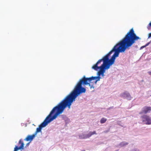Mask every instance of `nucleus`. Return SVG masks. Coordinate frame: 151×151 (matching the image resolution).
<instances>
[{
  "label": "nucleus",
  "mask_w": 151,
  "mask_h": 151,
  "mask_svg": "<svg viewBox=\"0 0 151 151\" xmlns=\"http://www.w3.org/2000/svg\"><path fill=\"white\" fill-rule=\"evenodd\" d=\"M89 136V137H91V135L94 134H96V132L95 131H94L93 132H90L88 134Z\"/></svg>",
  "instance_id": "nucleus-16"
},
{
  "label": "nucleus",
  "mask_w": 151,
  "mask_h": 151,
  "mask_svg": "<svg viewBox=\"0 0 151 151\" xmlns=\"http://www.w3.org/2000/svg\"><path fill=\"white\" fill-rule=\"evenodd\" d=\"M108 131H106H106H105V132H108Z\"/></svg>",
  "instance_id": "nucleus-28"
},
{
  "label": "nucleus",
  "mask_w": 151,
  "mask_h": 151,
  "mask_svg": "<svg viewBox=\"0 0 151 151\" xmlns=\"http://www.w3.org/2000/svg\"><path fill=\"white\" fill-rule=\"evenodd\" d=\"M121 96L124 98H126L129 100H131L132 98L130 94L127 91L121 94Z\"/></svg>",
  "instance_id": "nucleus-8"
},
{
  "label": "nucleus",
  "mask_w": 151,
  "mask_h": 151,
  "mask_svg": "<svg viewBox=\"0 0 151 151\" xmlns=\"http://www.w3.org/2000/svg\"><path fill=\"white\" fill-rule=\"evenodd\" d=\"M118 151V150H116V151Z\"/></svg>",
  "instance_id": "nucleus-29"
},
{
  "label": "nucleus",
  "mask_w": 151,
  "mask_h": 151,
  "mask_svg": "<svg viewBox=\"0 0 151 151\" xmlns=\"http://www.w3.org/2000/svg\"><path fill=\"white\" fill-rule=\"evenodd\" d=\"M151 42H150L147 43V44H146L145 46V47H146V46H148L150 43Z\"/></svg>",
  "instance_id": "nucleus-20"
},
{
  "label": "nucleus",
  "mask_w": 151,
  "mask_h": 151,
  "mask_svg": "<svg viewBox=\"0 0 151 151\" xmlns=\"http://www.w3.org/2000/svg\"><path fill=\"white\" fill-rule=\"evenodd\" d=\"M141 38L136 35L133 28L128 32L124 37L119 43L116 44L108 53L102 59L99 60L92 68L98 71L99 68L111 66L115 61L116 58L119 56L120 53L124 52L129 49L135 41Z\"/></svg>",
  "instance_id": "nucleus-1"
},
{
  "label": "nucleus",
  "mask_w": 151,
  "mask_h": 151,
  "mask_svg": "<svg viewBox=\"0 0 151 151\" xmlns=\"http://www.w3.org/2000/svg\"><path fill=\"white\" fill-rule=\"evenodd\" d=\"M145 45H144V46H142V47H140V50H142V49H143V48H145Z\"/></svg>",
  "instance_id": "nucleus-22"
},
{
  "label": "nucleus",
  "mask_w": 151,
  "mask_h": 151,
  "mask_svg": "<svg viewBox=\"0 0 151 151\" xmlns=\"http://www.w3.org/2000/svg\"><path fill=\"white\" fill-rule=\"evenodd\" d=\"M106 121V119L104 118H103L101 119L100 120V123L101 124H103Z\"/></svg>",
  "instance_id": "nucleus-15"
},
{
  "label": "nucleus",
  "mask_w": 151,
  "mask_h": 151,
  "mask_svg": "<svg viewBox=\"0 0 151 151\" xmlns=\"http://www.w3.org/2000/svg\"><path fill=\"white\" fill-rule=\"evenodd\" d=\"M151 27V22L148 24V25L147 28L148 29H150V27ZM151 37V32L150 33H149L148 34V38H150Z\"/></svg>",
  "instance_id": "nucleus-14"
},
{
  "label": "nucleus",
  "mask_w": 151,
  "mask_h": 151,
  "mask_svg": "<svg viewBox=\"0 0 151 151\" xmlns=\"http://www.w3.org/2000/svg\"><path fill=\"white\" fill-rule=\"evenodd\" d=\"M151 111V107L145 106L143 107L139 114H146L150 113Z\"/></svg>",
  "instance_id": "nucleus-7"
},
{
  "label": "nucleus",
  "mask_w": 151,
  "mask_h": 151,
  "mask_svg": "<svg viewBox=\"0 0 151 151\" xmlns=\"http://www.w3.org/2000/svg\"><path fill=\"white\" fill-rule=\"evenodd\" d=\"M130 151H140L137 148H134L131 149Z\"/></svg>",
  "instance_id": "nucleus-18"
},
{
  "label": "nucleus",
  "mask_w": 151,
  "mask_h": 151,
  "mask_svg": "<svg viewBox=\"0 0 151 151\" xmlns=\"http://www.w3.org/2000/svg\"><path fill=\"white\" fill-rule=\"evenodd\" d=\"M84 82V85H88L90 87V89L94 88V87L93 84H91V82L92 81H94V80L91 79V77L86 78L85 76H84L82 77Z\"/></svg>",
  "instance_id": "nucleus-4"
},
{
  "label": "nucleus",
  "mask_w": 151,
  "mask_h": 151,
  "mask_svg": "<svg viewBox=\"0 0 151 151\" xmlns=\"http://www.w3.org/2000/svg\"><path fill=\"white\" fill-rule=\"evenodd\" d=\"M35 136V135L34 134L32 135H28L24 139V140L27 141H30L31 142L33 140Z\"/></svg>",
  "instance_id": "nucleus-9"
},
{
  "label": "nucleus",
  "mask_w": 151,
  "mask_h": 151,
  "mask_svg": "<svg viewBox=\"0 0 151 151\" xmlns=\"http://www.w3.org/2000/svg\"><path fill=\"white\" fill-rule=\"evenodd\" d=\"M79 137L80 139H85L89 137L88 134H86L83 133L79 135Z\"/></svg>",
  "instance_id": "nucleus-12"
},
{
  "label": "nucleus",
  "mask_w": 151,
  "mask_h": 151,
  "mask_svg": "<svg viewBox=\"0 0 151 151\" xmlns=\"http://www.w3.org/2000/svg\"><path fill=\"white\" fill-rule=\"evenodd\" d=\"M99 70L97 73V76H92L91 77V79L94 80H95L94 81L95 84H96L97 81L100 80V79L101 78L100 76H101V68H99Z\"/></svg>",
  "instance_id": "nucleus-5"
},
{
  "label": "nucleus",
  "mask_w": 151,
  "mask_h": 151,
  "mask_svg": "<svg viewBox=\"0 0 151 151\" xmlns=\"http://www.w3.org/2000/svg\"><path fill=\"white\" fill-rule=\"evenodd\" d=\"M63 112L56 106L54 107L50 112L49 114L47 116L43 122L36 129L34 133L36 135L38 133L42 132V129L45 127L48 124L55 119L58 116Z\"/></svg>",
  "instance_id": "nucleus-3"
},
{
  "label": "nucleus",
  "mask_w": 151,
  "mask_h": 151,
  "mask_svg": "<svg viewBox=\"0 0 151 151\" xmlns=\"http://www.w3.org/2000/svg\"><path fill=\"white\" fill-rule=\"evenodd\" d=\"M110 66L107 67L105 68H103V67H101V76L103 77L104 76V73L105 72L106 70H108L109 69Z\"/></svg>",
  "instance_id": "nucleus-11"
},
{
  "label": "nucleus",
  "mask_w": 151,
  "mask_h": 151,
  "mask_svg": "<svg viewBox=\"0 0 151 151\" xmlns=\"http://www.w3.org/2000/svg\"><path fill=\"white\" fill-rule=\"evenodd\" d=\"M20 150H21L20 151H25V150L24 149V147H23V149Z\"/></svg>",
  "instance_id": "nucleus-23"
},
{
  "label": "nucleus",
  "mask_w": 151,
  "mask_h": 151,
  "mask_svg": "<svg viewBox=\"0 0 151 151\" xmlns=\"http://www.w3.org/2000/svg\"><path fill=\"white\" fill-rule=\"evenodd\" d=\"M113 107H109V108H108V110H109L110 109H113Z\"/></svg>",
  "instance_id": "nucleus-25"
},
{
  "label": "nucleus",
  "mask_w": 151,
  "mask_h": 151,
  "mask_svg": "<svg viewBox=\"0 0 151 151\" xmlns=\"http://www.w3.org/2000/svg\"><path fill=\"white\" fill-rule=\"evenodd\" d=\"M128 144V143L124 141L120 143V144L117 146V147H122L126 146Z\"/></svg>",
  "instance_id": "nucleus-13"
},
{
  "label": "nucleus",
  "mask_w": 151,
  "mask_h": 151,
  "mask_svg": "<svg viewBox=\"0 0 151 151\" xmlns=\"http://www.w3.org/2000/svg\"><path fill=\"white\" fill-rule=\"evenodd\" d=\"M30 142H28V143H27L26 145L25 146V147H28L29 145V144H30Z\"/></svg>",
  "instance_id": "nucleus-21"
},
{
  "label": "nucleus",
  "mask_w": 151,
  "mask_h": 151,
  "mask_svg": "<svg viewBox=\"0 0 151 151\" xmlns=\"http://www.w3.org/2000/svg\"><path fill=\"white\" fill-rule=\"evenodd\" d=\"M82 85H84V83L82 78L78 82L74 89L56 106L63 113L67 107L70 109L76 98L82 93L86 92V89L82 87Z\"/></svg>",
  "instance_id": "nucleus-2"
},
{
  "label": "nucleus",
  "mask_w": 151,
  "mask_h": 151,
  "mask_svg": "<svg viewBox=\"0 0 151 151\" xmlns=\"http://www.w3.org/2000/svg\"><path fill=\"white\" fill-rule=\"evenodd\" d=\"M149 117V116L146 115H144L141 117V119L144 124H147Z\"/></svg>",
  "instance_id": "nucleus-10"
},
{
  "label": "nucleus",
  "mask_w": 151,
  "mask_h": 151,
  "mask_svg": "<svg viewBox=\"0 0 151 151\" xmlns=\"http://www.w3.org/2000/svg\"><path fill=\"white\" fill-rule=\"evenodd\" d=\"M141 82H144V80H142L140 81Z\"/></svg>",
  "instance_id": "nucleus-26"
},
{
  "label": "nucleus",
  "mask_w": 151,
  "mask_h": 151,
  "mask_svg": "<svg viewBox=\"0 0 151 151\" xmlns=\"http://www.w3.org/2000/svg\"><path fill=\"white\" fill-rule=\"evenodd\" d=\"M148 73L151 76V72L149 71L148 72Z\"/></svg>",
  "instance_id": "nucleus-24"
},
{
  "label": "nucleus",
  "mask_w": 151,
  "mask_h": 151,
  "mask_svg": "<svg viewBox=\"0 0 151 151\" xmlns=\"http://www.w3.org/2000/svg\"><path fill=\"white\" fill-rule=\"evenodd\" d=\"M149 92L150 93H151V91H149ZM150 96H151V94Z\"/></svg>",
  "instance_id": "nucleus-27"
},
{
  "label": "nucleus",
  "mask_w": 151,
  "mask_h": 151,
  "mask_svg": "<svg viewBox=\"0 0 151 151\" xmlns=\"http://www.w3.org/2000/svg\"><path fill=\"white\" fill-rule=\"evenodd\" d=\"M151 124V117L149 116L148 121L147 122V124Z\"/></svg>",
  "instance_id": "nucleus-17"
},
{
  "label": "nucleus",
  "mask_w": 151,
  "mask_h": 151,
  "mask_svg": "<svg viewBox=\"0 0 151 151\" xmlns=\"http://www.w3.org/2000/svg\"><path fill=\"white\" fill-rule=\"evenodd\" d=\"M18 144H20V146L18 147L17 145H15L14 151H17L19 149H23L24 146V144L22 139H21L19 140L18 142Z\"/></svg>",
  "instance_id": "nucleus-6"
},
{
  "label": "nucleus",
  "mask_w": 151,
  "mask_h": 151,
  "mask_svg": "<svg viewBox=\"0 0 151 151\" xmlns=\"http://www.w3.org/2000/svg\"><path fill=\"white\" fill-rule=\"evenodd\" d=\"M60 116H61V117L63 118H65L66 117V116L64 115H60Z\"/></svg>",
  "instance_id": "nucleus-19"
}]
</instances>
